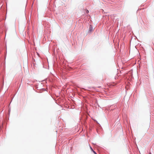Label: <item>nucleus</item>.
<instances>
[{"instance_id":"nucleus-1","label":"nucleus","mask_w":154,"mask_h":154,"mask_svg":"<svg viewBox=\"0 0 154 154\" xmlns=\"http://www.w3.org/2000/svg\"><path fill=\"white\" fill-rule=\"evenodd\" d=\"M89 31H90V32H91V31H92V27L91 26L89 28Z\"/></svg>"},{"instance_id":"nucleus-2","label":"nucleus","mask_w":154,"mask_h":154,"mask_svg":"<svg viewBox=\"0 0 154 154\" xmlns=\"http://www.w3.org/2000/svg\"><path fill=\"white\" fill-rule=\"evenodd\" d=\"M92 151L94 152V153L95 154H97V153L94 151L93 150H92Z\"/></svg>"},{"instance_id":"nucleus-3","label":"nucleus","mask_w":154,"mask_h":154,"mask_svg":"<svg viewBox=\"0 0 154 154\" xmlns=\"http://www.w3.org/2000/svg\"><path fill=\"white\" fill-rule=\"evenodd\" d=\"M88 12H89L88 11V10H87L86 11V12L87 13H88Z\"/></svg>"},{"instance_id":"nucleus-4","label":"nucleus","mask_w":154,"mask_h":154,"mask_svg":"<svg viewBox=\"0 0 154 154\" xmlns=\"http://www.w3.org/2000/svg\"><path fill=\"white\" fill-rule=\"evenodd\" d=\"M90 148H91V150H92H92H93V149H92V148L91 147H90Z\"/></svg>"},{"instance_id":"nucleus-5","label":"nucleus","mask_w":154,"mask_h":154,"mask_svg":"<svg viewBox=\"0 0 154 154\" xmlns=\"http://www.w3.org/2000/svg\"><path fill=\"white\" fill-rule=\"evenodd\" d=\"M149 154H152L150 152H149Z\"/></svg>"}]
</instances>
